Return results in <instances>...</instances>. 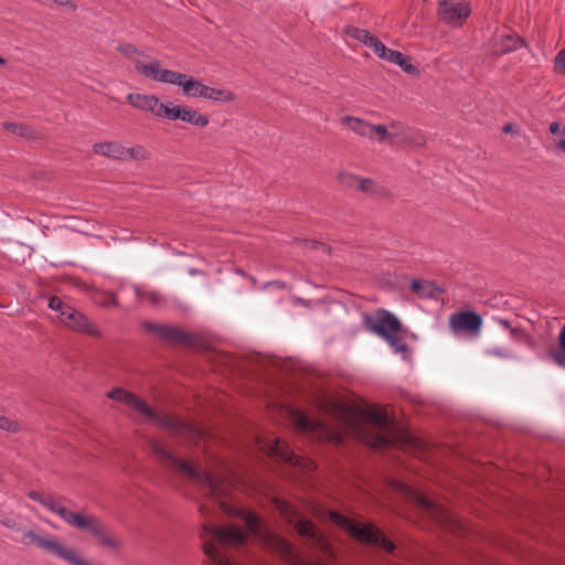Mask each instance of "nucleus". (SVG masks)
Wrapping results in <instances>:
<instances>
[{"label": "nucleus", "instance_id": "3c124183", "mask_svg": "<svg viewBox=\"0 0 565 565\" xmlns=\"http://www.w3.org/2000/svg\"><path fill=\"white\" fill-rule=\"evenodd\" d=\"M106 305H107V306H114V307H120V305H119V302H118V300H117V298H116V296H115V295H113V296L110 297V299L107 301V303H106Z\"/></svg>", "mask_w": 565, "mask_h": 565}, {"label": "nucleus", "instance_id": "ddd939ff", "mask_svg": "<svg viewBox=\"0 0 565 565\" xmlns=\"http://www.w3.org/2000/svg\"><path fill=\"white\" fill-rule=\"evenodd\" d=\"M127 102L135 108L142 111H149L157 117L166 118L169 103H161L154 95L130 93L127 95Z\"/></svg>", "mask_w": 565, "mask_h": 565}, {"label": "nucleus", "instance_id": "2f4dec72", "mask_svg": "<svg viewBox=\"0 0 565 565\" xmlns=\"http://www.w3.org/2000/svg\"><path fill=\"white\" fill-rule=\"evenodd\" d=\"M117 50L124 55L126 56L127 58H130L132 60L136 55L139 54V50L132 45V44H129V43H120L118 46H117Z\"/></svg>", "mask_w": 565, "mask_h": 565}, {"label": "nucleus", "instance_id": "c9c22d12", "mask_svg": "<svg viewBox=\"0 0 565 565\" xmlns=\"http://www.w3.org/2000/svg\"><path fill=\"white\" fill-rule=\"evenodd\" d=\"M554 68L556 72L565 74V49L561 50L554 60Z\"/></svg>", "mask_w": 565, "mask_h": 565}, {"label": "nucleus", "instance_id": "a878e982", "mask_svg": "<svg viewBox=\"0 0 565 565\" xmlns=\"http://www.w3.org/2000/svg\"><path fill=\"white\" fill-rule=\"evenodd\" d=\"M414 500L426 512H429L431 514H443V510L438 507L436 502H434L431 499L427 498L424 494L414 493Z\"/></svg>", "mask_w": 565, "mask_h": 565}, {"label": "nucleus", "instance_id": "aec40b11", "mask_svg": "<svg viewBox=\"0 0 565 565\" xmlns=\"http://www.w3.org/2000/svg\"><path fill=\"white\" fill-rule=\"evenodd\" d=\"M271 452L274 456L279 457L281 460H284L287 463L290 465H297L298 458L294 454V451L290 449L287 443L280 439H276L274 441V445L271 446Z\"/></svg>", "mask_w": 565, "mask_h": 565}, {"label": "nucleus", "instance_id": "a18cd8bd", "mask_svg": "<svg viewBox=\"0 0 565 565\" xmlns=\"http://www.w3.org/2000/svg\"><path fill=\"white\" fill-rule=\"evenodd\" d=\"M424 287V282L418 279H415L411 282V290L416 294L422 292V288Z\"/></svg>", "mask_w": 565, "mask_h": 565}, {"label": "nucleus", "instance_id": "37998d69", "mask_svg": "<svg viewBox=\"0 0 565 565\" xmlns=\"http://www.w3.org/2000/svg\"><path fill=\"white\" fill-rule=\"evenodd\" d=\"M550 132L553 135H562L565 137V127L561 129L559 124L554 121L550 125Z\"/></svg>", "mask_w": 565, "mask_h": 565}, {"label": "nucleus", "instance_id": "0eeeda50", "mask_svg": "<svg viewBox=\"0 0 565 565\" xmlns=\"http://www.w3.org/2000/svg\"><path fill=\"white\" fill-rule=\"evenodd\" d=\"M291 417L298 433L317 440H328L335 444L341 443V436L339 434L330 431L322 423L307 417L303 413L294 411Z\"/></svg>", "mask_w": 565, "mask_h": 565}, {"label": "nucleus", "instance_id": "7ed1b4c3", "mask_svg": "<svg viewBox=\"0 0 565 565\" xmlns=\"http://www.w3.org/2000/svg\"><path fill=\"white\" fill-rule=\"evenodd\" d=\"M277 509L284 519L294 526L307 543L321 552L327 557H334L331 543L324 537L320 530L308 519L300 515L296 509L286 501H278Z\"/></svg>", "mask_w": 565, "mask_h": 565}, {"label": "nucleus", "instance_id": "de8ad7c7", "mask_svg": "<svg viewBox=\"0 0 565 565\" xmlns=\"http://www.w3.org/2000/svg\"><path fill=\"white\" fill-rule=\"evenodd\" d=\"M559 350H565V324L562 327L558 334Z\"/></svg>", "mask_w": 565, "mask_h": 565}, {"label": "nucleus", "instance_id": "a211bd4d", "mask_svg": "<svg viewBox=\"0 0 565 565\" xmlns=\"http://www.w3.org/2000/svg\"><path fill=\"white\" fill-rule=\"evenodd\" d=\"M525 46V41L518 34H505L495 39L494 51L497 54H508Z\"/></svg>", "mask_w": 565, "mask_h": 565}, {"label": "nucleus", "instance_id": "6e6d98bb", "mask_svg": "<svg viewBox=\"0 0 565 565\" xmlns=\"http://www.w3.org/2000/svg\"><path fill=\"white\" fill-rule=\"evenodd\" d=\"M6 61L0 56V64H4Z\"/></svg>", "mask_w": 565, "mask_h": 565}, {"label": "nucleus", "instance_id": "4c0bfd02", "mask_svg": "<svg viewBox=\"0 0 565 565\" xmlns=\"http://www.w3.org/2000/svg\"><path fill=\"white\" fill-rule=\"evenodd\" d=\"M393 444V440L387 436H377L374 441V447L377 449H382L388 447Z\"/></svg>", "mask_w": 565, "mask_h": 565}, {"label": "nucleus", "instance_id": "09e8293b", "mask_svg": "<svg viewBox=\"0 0 565 565\" xmlns=\"http://www.w3.org/2000/svg\"><path fill=\"white\" fill-rule=\"evenodd\" d=\"M521 342H524L531 349L535 348L534 339L530 334H527V333H525V335H524V338L522 339Z\"/></svg>", "mask_w": 565, "mask_h": 565}, {"label": "nucleus", "instance_id": "ea45409f", "mask_svg": "<svg viewBox=\"0 0 565 565\" xmlns=\"http://www.w3.org/2000/svg\"><path fill=\"white\" fill-rule=\"evenodd\" d=\"M490 353H492V354H494L497 356L503 358V359L513 358L512 352H510L505 348H493V349L490 350Z\"/></svg>", "mask_w": 565, "mask_h": 565}, {"label": "nucleus", "instance_id": "4d7b16f0", "mask_svg": "<svg viewBox=\"0 0 565 565\" xmlns=\"http://www.w3.org/2000/svg\"><path fill=\"white\" fill-rule=\"evenodd\" d=\"M321 246H322V248H323V249H327V248H328V247H327L326 245H323V244H321Z\"/></svg>", "mask_w": 565, "mask_h": 565}, {"label": "nucleus", "instance_id": "393cba45", "mask_svg": "<svg viewBox=\"0 0 565 565\" xmlns=\"http://www.w3.org/2000/svg\"><path fill=\"white\" fill-rule=\"evenodd\" d=\"M149 158V152L147 149L140 145L134 146V147H125L122 148V161L126 160H136V161H143Z\"/></svg>", "mask_w": 565, "mask_h": 565}, {"label": "nucleus", "instance_id": "4be33fe9", "mask_svg": "<svg viewBox=\"0 0 565 565\" xmlns=\"http://www.w3.org/2000/svg\"><path fill=\"white\" fill-rule=\"evenodd\" d=\"M202 98L217 103H230L235 99V95L227 89L206 86Z\"/></svg>", "mask_w": 565, "mask_h": 565}, {"label": "nucleus", "instance_id": "603ef678", "mask_svg": "<svg viewBox=\"0 0 565 565\" xmlns=\"http://www.w3.org/2000/svg\"><path fill=\"white\" fill-rule=\"evenodd\" d=\"M556 149L565 153V137L556 143Z\"/></svg>", "mask_w": 565, "mask_h": 565}, {"label": "nucleus", "instance_id": "6e6552de", "mask_svg": "<svg viewBox=\"0 0 565 565\" xmlns=\"http://www.w3.org/2000/svg\"><path fill=\"white\" fill-rule=\"evenodd\" d=\"M437 13L444 23L460 28L471 14V7L466 1L439 0Z\"/></svg>", "mask_w": 565, "mask_h": 565}, {"label": "nucleus", "instance_id": "5701e85b", "mask_svg": "<svg viewBox=\"0 0 565 565\" xmlns=\"http://www.w3.org/2000/svg\"><path fill=\"white\" fill-rule=\"evenodd\" d=\"M134 291L137 298V301L147 300L153 306H160L164 302L163 296L157 290H145L141 287L135 285Z\"/></svg>", "mask_w": 565, "mask_h": 565}, {"label": "nucleus", "instance_id": "6ab92c4d", "mask_svg": "<svg viewBox=\"0 0 565 565\" xmlns=\"http://www.w3.org/2000/svg\"><path fill=\"white\" fill-rule=\"evenodd\" d=\"M124 146L117 141H103L93 146V151L96 154L122 161Z\"/></svg>", "mask_w": 565, "mask_h": 565}, {"label": "nucleus", "instance_id": "f704fd0d", "mask_svg": "<svg viewBox=\"0 0 565 565\" xmlns=\"http://www.w3.org/2000/svg\"><path fill=\"white\" fill-rule=\"evenodd\" d=\"M358 188L365 193H375V183L371 179H355Z\"/></svg>", "mask_w": 565, "mask_h": 565}, {"label": "nucleus", "instance_id": "e433bc0d", "mask_svg": "<svg viewBox=\"0 0 565 565\" xmlns=\"http://www.w3.org/2000/svg\"><path fill=\"white\" fill-rule=\"evenodd\" d=\"M402 61L399 63H396L395 65H398L404 72L408 74H415L417 73V68L411 63L408 56L404 55L402 53Z\"/></svg>", "mask_w": 565, "mask_h": 565}, {"label": "nucleus", "instance_id": "dca6fc26", "mask_svg": "<svg viewBox=\"0 0 565 565\" xmlns=\"http://www.w3.org/2000/svg\"><path fill=\"white\" fill-rule=\"evenodd\" d=\"M28 497L31 500L39 502L41 505L46 508L52 513L58 515L64 522H66L68 515L72 512L63 504V501L66 500L65 498L55 499L51 495H46V494L40 493L38 491H30L28 493Z\"/></svg>", "mask_w": 565, "mask_h": 565}, {"label": "nucleus", "instance_id": "4468645a", "mask_svg": "<svg viewBox=\"0 0 565 565\" xmlns=\"http://www.w3.org/2000/svg\"><path fill=\"white\" fill-rule=\"evenodd\" d=\"M482 326V318L473 311L454 313L449 318V328L455 334L463 331L478 333Z\"/></svg>", "mask_w": 565, "mask_h": 565}, {"label": "nucleus", "instance_id": "b1692460", "mask_svg": "<svg viewBox=\"0 0 565 565\" xmlns=\"http://www.w3.org/2000/svg\"><path fill=\"white\" fill-rule=\"evenodd\" d=\"M396 332L388 333L382 337L388 345L396 352L401 353L404 359L409 358L411 351L406 342L395 334Z\"/></svg>", "mask_w": 565, "mask_h": 565}, {"label": "nucleus", "instance_id": "9d476101", "mask_svg": "<svg viewBox=\"0 0 565 565\" xmlns=\"http://www.w3.org/2000/svg\"><path fill=\"white\" fill-rule=\"evenodd\" d=\"M135 70L148 79L164 84H174L178 77V72L161 68L159 60H153L148 64H143L140 61H136Z\"/></svg>", "mask_w": 565, "mask_h": 565}, {"label": "nucleus", "instance_id": "49530a36", "mask_svg": "<svg viewBox=\"0 0 565 565\" xmlns=\"http://www.w3.org/2000/svg\"><path fill=\"white\" fill-rule=\"evenodd\" d=\"M494 321L501 327L503 328L504 330H508L509 332L511 331V329L513 328L510 323V321H508L507 319H503V318H494Z\"/></svg>", "mask_w": 565, "mask_h": 565}, {"label": "nucleus", "instance_id": "412c9836", "mask_svg": "<svg viewBox=\"0 0 565 565\" xmlns=\"http://www.w3.org/2000/svg\"><path fill=\"white\" fill-rule=\"evenodd\" d=\"M343 124L348 125V127L354 131L355 134L373 139L372 136V125L355 117L345 116L343 118Z\"/></svg>", "mask_w": 565, "mask_h": 565}, {"label": "nucleus", "instance_id": "5fc2aeb1", "mask_svg": "<svg viewBox=\"0 0 565 565\" xmlns=\"http://www.w3.org/2000/svg\"><path fill=\"white\" fill-rule=\"evenodd\" d=\"M391 127H392V128H397V127H398V124H396V122H392V124H391Z\"/></svg>", "mask_w": 565, "mask_h": 565}, {"label": "nucleus", "instance_id": "cd10ccee", "mask_svg": "<svg viewBox=\"0 0 565 565\" xmlns=\"http://www.w3.org/2000/svg\"><path fill=\"white\" fill-rule=\"evenodd\" d=\"M345 33L348 36L360 41L364 45L366 44V42L369 40H371V35H372L367 30L359 29L355 26L348 28Z\"/></svg>", "mask_w": 565, "mask_h": 565}, {"label": "nucleus", "instance_id": "a19ab883", "mask_svg": "<svg viewBox=\"0 0 565 565\" xmlns=\"http://www.w3.org/2000/svg\"><path fill=\"white\" fill-rule=\"evenodd\" d=\"M1 524L8 529L15 530L17 532L22 531V527L20 526V524L14 519H11V518H6V519L1 520Z\"/></svg>", "mask_w": 565, "mask_h": 565}, {"label": "nucleus", "instance_id": "20e7f679", "mask_svg": "<svg viewBox=\"0 0 565 565\" xmlns=\"http://www.w3.org/2000/svg\"><path fill=\"white\" fill-rule=\"evenodd\" d=\"M328 518L361 543L379 546L388 553L395 548L394 543L374 524L356 523L337 511H328Z\"/></svg>", "mask_w": 565, "mask_h": 565}, {"label": "nucleus", "instance_id": "bb28decb", "mask_svg": "<svg viewBox=\"0 0 565 565\" xmlns=\"http://www.w3.org/2000/svg\"><path fill=\"white\" fill-rule=\"evenodd\" d=\"M47 307L58 313L57 318L63 317L72 307L65 303L61 298L52 296L49 298Z\"/></svg>", "mask_w": 565, "mask_h": 565}, {"label": "nucleus", "instance_id": "72a5a7b5", "mask_svg": "<svg viewBox=\"0 0 565 565\" xmlns=\"http://www.w3.org/2000/svg\"><path fill=\"white\" fill-rule=\"evenodd\" d=\"M374 134L377 135V140L381 142L393 136L392 134L387 132V129L384 125H372V136L373 137H374Z\"/></svg>", "mask_w": 565, "mask_h": 565}, {"label": "nucleus", "instance_id": "1a4fd4ad", "mask_svg": "<svg viewBox=\"0 0 565 565\" xmlns=\"http://www.w3.org/2000/svg\"><path fill=\"white\" fill-rule=\"evenodd\" d=\"M142 327L157 339L169 344L186 343L190 340L188 332L172 324L145 321Z\"/></svg>", "mask_w": 565, "mask_h": 565}, {"label": "nucleus", "instance_id": "58836bf2", "mask_svg": "<svg viewBox=\"0 0 565 565\" xmlns=\"http://www.w3.org/2000/svg\"><path fill=\"white\" fill-rule=\"evenodd\" d=\"M552 358L559 367L565 369V350L554 352Z\"/></svg>", "mask_w": 565, "mask_h": 565}, {"label": "nucleus", "instance_id": "9b49d317", "mask_svg": "<svg viewBox=\"0 0 565 565\" xmlns=\"http://www.w3.org/2000/svg\"><path fill=\"white\" fill-rule=\"evenodd\" d=\"M60 322L79 333L93 337L100 334L99 329L84 313L73 307L66 313H63V317H60Z\"/></svg>", "mask_w": 565, "mask_h": 565}, {"label": "nucleus", "instance_id": "2eb2a0df", "mask_svg": "<svg viewBox=\"0 0 565 565\" xmlns=\"http://www.w3.org/2000/svg\"><path fill=\"white\" fill-rule=\"evenodd\" d=\"M166 118L169 120H181L195 127H205L209 125V117L200 114L198 110L188 106L172 105L169 103Z\"/></svg>", "mask_w": 565, "mask_h": 565}, {"label": "nucleus", "instance_id": "f3484780", "mask_svg": "<svg viewBox=\"0 0 565 565\" xmlns=\"http://www.w3.org/2000/svg\"><path fill=\"white\" fill-rule=\"evenodd\" d=\"M178 77L179 78H177L173 85L181 87L184 96L192 98L203 97L206 85H204L201 81L179 72Z\"/></svg>", "mask_w": 565, "mask_h": 565}, {"label": "nucleus", "instance_id": "f8f14e48", "mask_svg": "<svg viewBox=\"0 0 565 565\" xmlns=\"http://www.w3.org/2000/svg\"><path fill=\"white\" fill-rule=\"evenodd\" d=\"M365 323L372 332L381 338L392 332H398L401 328L399 320L385 309H380L375 318L367 317Z\"/></svg>", "mask_w": 565, "mask_h": 565}, {"label": "nucleus", "instance_id": "39448f33", "mask_svg": "<svg viewBox=\"0 0 565 565\" xmlns=\"http://www.w3.org/2000/svg\"><path fill=\"white\" fill-rule=\"evenodd\" d=\"M65 523L73 529L89 533L100 547L118 552L122 546L106 524L94 514L72 511Z\"/></svg>", "mask_w": 565, "mask_h": 565}, {"label": "nucleus", "instance_id": "864d4df0", "mask_svg": "<svg viewBox=\"0 0 565 565\" xmlns=\"http://www.w3.org/2000/svg\"><path fill=\"white\" fill-rule=\"evenodd\" d=\"M512 130V125L511 124H508L505 125L503 128H502V131L508 134Z\"/></svg>", "mask_w": 565, "mask_h": 565}, {"label": "nucleus", "instance_id": "c85d7f7f", "mask_svg": "<svg viewBox=\"0 0 565 565\" xmlns=\"http://www.w3.org/2000/svg\"><path fill=\"white\" fill-rule=\"evenodd\" d=\"M3 127L6 130L21 137L28 136L30 132L26 126L18 122H4Z\"/></svg>", "mask_w": 565, "mask_h": 565}, {"label": "nucleus", "instance_id": "79ce46f5", "mask_svg": "<svg viewBox=\"0 0 565 565\" xmlns=\"http://www.w3.org/2000/svg\"><path fill=\"white\" fill-rule=\"evenodd\" d=\"M526 332H524V330L522 328H516V327H513L510 331V335L512 339H514L515 341H522V339L524 338Z\"/></svg>", "mask_w": 565, "mask_h": 565}, {"label": "nucleus", "instance_id": "473e14b6", "mask_svg": "<svg viewBox=\"0 0 565 565\" xmlns=\"http://www.w3.org/2000/svg\"><path fill=\"white\" fill-rule=\"evenodd\" d=\"M367 47L372 49L374 54L380 56L381 53L385 52V45L374 35H371V40H369L365 44Z\"/></svg>", "mask_w": 565, "mask_h": 565}, {"label": "nucleus", "instance_id": "8fccbe9b", "mask_svg": "<svg viewBox=\"0 0 565 565\" xmlns=\"http://www.w3.org/2000/svg\"><path fill=\"white\" fill-rule=\"evenodd\" d=\"M371 418L380 425L384 424V417L380 412L371 413Z\"/></svg>", "mask_w": 565, "mask_h": 565}, {"label": "nucleus", "instance_id": "c03bdc74", "mask_svg": "<svg viewBox=\"0 0 565 565\" xmlns=\"http://www.w3.org/2000/svg\"><path fill=\"white\" fill-rule=\"evenodd\" d=\"M54 3L61 6V7H68L73 11L77 9V6L72 0H52Z\"/></svg>", "mask_w": 565, "mask_h": 565}, {"label": "nucleus", "instance_id": "f03ea898", "mask_svg": "<svg viewBox=\"0 0 565 565\" xmlns=\"http://www.w3.org/2000/svg\"><path fill=\"white\" fill-rule=\"evenodd\" d=\"M107 397L114 401L121 402L127 406L136 409L139 414L148 418V420L166 429L174 435L183 436L185 438H194L199 431L191 424L185 423L179 418L172 417L168 414H158L145 401L139 398L136 394L128 392L124 388L116 387L107 393Z\"/></svg>", "mask_w": 565, "mask_h": 565}, {"label": "nucleus", "instance_id": "423d86ee", "mask_svg": "<svg viewBox=\"0 0 565 565\" xmlns=\"http://www.w3.org/2000/svg\"><path fill=\"white\" fill-rule=\"evenodd\" d=\"M21 534L20 539L15 537L14 540L24 545L33 544L71 565H92L88 561L82 558L74 548L63 545L56 536L43 537L32 530H22Z\"/></svg>", "mask_w": 565, "mask_h": 565}, {"label": "nucleus", "instance_id": "f257e3e1", "mask_svg": "<svg viewBox=\"0 0 565 565\" xmlns=\"http://www.w3.org/2000/svg\"><path fill=\"white\" fill-rule=\"evenodd\" d=\"M152 451L158 460L166 467L178 470L188 479L198 483L205 495L217 502L220 510L224 514L242 519L250 534L256 536L264 535L262 520L256 513L233 507L224 500V482L221 478L216 479L209 472L201 471L189 462L178 458L160 443H153Z\"/></svg>", "mask_w": 565, "mask_h": 565}, {"label": "nucleus", "instance_id": "7c9ffc66", "mask_svg": "<svg viewBox=\"0 0 565 565\" xmlns=\"http://www.w3.org/2000/svg\"><path fill=\"white\" fill-rule=\"evenodd\" d=\"M385 52L380 54V58H383L392 64L399 63L402 61V52L385 47Z\"/></svg>", "mask_w": 565, "mask_h": 565}, {"label": "nucleus", "instance_id": "c756f323", "mask_svg": "<svg viewBox=\"0 0 565 565\" xmlns=\"http://www.w3.org/2000/svg\"><path fill=\"white\" fill-rule=\"evenodd\" d=\"M0 429L9 433H19L21 430V426L18 422L0 415Z\"/></svg>", "mask_w": 565, "mask_h": 565}]
</instances>
